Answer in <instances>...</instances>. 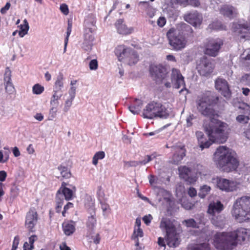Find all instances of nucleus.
<instances>
[{
	"mask_svg": "<svg viewBox=\"0 0 250 250\" xmlns=\"http://www.w3.org/2000/svg\"><path fill=\"white\" fill-rule=\"evenodd\" d=\"M72 31V24L71 23L68 24V27L67 28L66 36L65 38V42L66 44L68 43L69 37Z\"/></svg>",
	"mask_w": 250,
	"mask_h": 250,
	"instance_id": "obj_59",
	"label": "nucleus"
},
{
	"mask_svg": "<svg viewBox=\"0 0 250 250\" xmlns=\"http://www.w3.org/2000/svg\"><path fill=\"white\" fill-rule=\"evenodd\" d=\"M37 236L33 235L29 238L28 242H25L23 245V250H33L34 249V243L37 241Z\"/></svg>",
	"mask_w": 250,
	"mask_h": 250,
	"instance_id": "obj_37",
	"label": "nucleus"
},
{
	"mask_svg": "<svg viewBox=\"0 0 250 250\" xmlns=\"http://www.w3.org/2000/svg\"><path fill=\"white\" fill-rule=\"evenodd\" d=\"M64 233L67 236L72 235L75 231V224L73 221H65L62 224Z\"/></svg>",
	"mask_w": 250,
	"mask_h": 250,
	"instance_id": "obj_25",
	"label": "nucleus"
},
{
	"mask_svg": "<svg viewBox=\"0 0 250 250\" xmlns=\"http://www.w3.org/2000/svg\"><path fill=\"white\" fill-rule=\"evenodd\" d=\"M62 176L65 178H68L71 176L70 170L66 167L60 166L58 167Z\"/></svg>",
	"mask_w": 250,
	"mask_h": 250,
	"instance_id": "obj_45",
	"label": "nucleus"
},
{
	"mask_svg": "<svg viewBox=\"0 0 250 250\" xmlns=\"http://www.w3.org/2000/svg\"><path fill=\"white\" fill-rule=\"evenodd\" d=\"M89 68L91 70H95L98 68V62L96 60L93 59L89 62Z\"/></svg>",
	"mask_w": 250,
	"mask_h": 250,
	"instance_id": "obj_56",
	"label": "nucleus"
},
{
	"mask_svg": "<svg viewBox=\"0 0 250 250\" xmlns=\"http://www.w3.org/2000/svg\"><path fill=\"white\" fill-rule=\"evenodd\" d=\"M44 90V88L43 86L39 83L35 84L32 87V92L36 95L41 94Z\"/></svg>",
	"mask_w": 250,
	"mask_h": 250,
	"instance_id": "obj_44",
	"label": "nucleus"
},
{
	"mask_svg": "<svg viewBox=\"0 0 250 250\" xmlns=\"http://www.w3.org/2000/svg\"><path fill=\"white\" fill-rule=\"evenodd\" d=\"M150 72L156 78L158 83L161 82L167 88L170 87L171 84L177 89L185 86L184 78L176 69H172L170 77L167 73L166 69L161 65H151Z\"/></svg>",
	"mask_w": 250,
	"mask_h": 250,
	"instance_id": "obj_2",
	"label": "nucleus"
},
{
	"mask_svg": "<svg viewBox=\"0 0 250 250\" xmlns=\"http://www.w3.org/2000/svg\"><path fill=\"white\" fill-rule=\"evenodd\" d=\"M152 219V217L150 214L146 215L143 218V221L147 225H148L150 223Z\"/></svg>",
	"mask_w": 250,
	"mask_h": 250,
	"instance_id": "obj_63",
	"label": "nucleus"
},
{
	"mask_svg": "<svg viewBox=\"0 0 250 250\" xmlns=\"http://www.w3.org/2000/svg\"><path fill=\"white\" fill-rule=\"evenodd\" d=\"M170 45L173 49L178 51L184 48L187 45V41L185 37L179 31L172 28L167 33Z\"/></svg>",
	"mask_w": 250,
	"mask_h": 250,
	"instance_id": "obj_11",
	"label": "nucleus"
},
{
	"mask_svg": "<svg viewBox=\"0 0 250 250\" xmlns=\"http://www.w3.org/2000/svg\"><path fill=\"white\" fill-rule=\"evenodd\" d=\"M95 20L92 15L88 16L84 20V33L92 34L94 30Z\"/></svg>",
	"mask_w": 250,
	"mask_h": 250,
	"instance_id": "obj_24",
	"label": "nucleus"
},
{
	"mask_svg": "<svg viewBox=\"0 0 250 250\" xmlns=\"http://www.w3.org/2000/svg\"><path fill=\"white\" fill-rule=\"evenodd\" d=\"M75 191V188L72 190L68 188L62 187L58 191L56 197L60 199L63 195L65 200H70L72 199Z\"/></svg>",
	"mask_w": 250,
	"mask_h": 250,
	"instance_id": "obj_21",
	"label": "nucleus"
},
{
	"mask_svg": "<svg viewBox=\"0 0 250 250\" xmlns=\"http://www.w3.org/2000/svg\"><path fill=\"white\" fill-rule=\"evenodd\" d=\"M93 233L91 234L90 237H87L89 238L92 239L93 240V242L95 244H98L100 243L101 238L100 235L99 234H96L95 236L93 235Z\"/></svg>",
	"mask_w": 250,
	"mask_h": 250,
	"instance_id": "obj_62",
	"label": "nucleus"
},
{
	"mask_svg": "<svg viewBox=\"0 0 250 250\" xmlns=\"http://www.w3.org/2000/svg\"><path fill=\"white\" fill-rule=\"evenodd\" d=\"M210 190L209 186L203 185L201 187L198 195L201 198H204L209 193Z\"/></svg>",
	"mask_w": 250,
	"mask_h": 250,
	"instance_id": "obj_40",
	"label": "nucleus"
},
{
	"mask_svg": "<svg viewBox=\"0 0 250 250\" xmlns=\"http://www.w3.org/2000/svg\"><path fill=\"white\" fill-rule=\"evenodd\" d=\"M115 52L120 61L123 62L129 65L136 63L139 61L137 54L125 45L118 46L116 48Z\"/></svg>",
	"mask_w": 250,
	"mask_h": 250,
	"instance_id": "obj_10",
	"label": "nucleus"
},
{
	"mask_svg": "<svg viewBox=\"0 0 250 250\" xmlns=\"http://www.w3.org/2000/svg\"><path fill=\"white\" fill-rule=\"evenodd\" d=\"M38 215L35 209L31 208L26 215L25 226L28 230L33 232L35 230V227L37 224Z\"/></svg>",
	"mask_w": 250,
	"mask_h": 250,
	"instance_id": "obj_15",
	"label": "nucleus"
},
{
	"mask_svg": "<svg viewBox=\"0 0 250 250\" xmlns=\"http://www.w3.org/2000/svg\"><path fill=\"white\" fill-rule=\"evenodd\" d=\"M240 82L249 86H250V74L243 75L240 80Z\"/></svg>",
	"mask_w": 250,
	"mask_h": 250,
	"instance_id": "obj_49",
	"label": "nucleus"
},
{
	"mask_svg": "<svg viewBox=\"0 0 250 250\" xmlns=\"http://www.w3.org/2000/svg\"><path fill=\"white\" fill-rule=\"evenodd\" d=\"M172 112V108L168 105L166 106L154 102L148 104L143 111L145 118L153 119L155 117L167 118Z\"/></svg>",
	"mask_w": 250,
	"mask_h": 250,
	"instance_id": "obj_7",
	"label": "nucleus"
},
{
	"mask_svg": "<svg viewBox=\"0 0 250 250\" xmlns=\"http://www.w3.org/2000/svg\"><path fill=\"white\" fill-rule=\"evenodd\" d=\"M179 226L175 221H171L167 218H163L160 227L167 233V241L170 247L175 248L179 246L180 240L177 228Z\"/></svg>",
	"mask_w": 250,
	"mask_h": 250,
	"instance_id": "obj_5",
	"label": "nucleus"
},
{
	"mask_svg": "<svg viewBox=\"0 0 250 250\" xmlns=\"http://www.w3.org/2000/svg\"><path fill=\"white\" fill-rule=\"evenodd\" d=\"M214 68V64L206 57L201 58L197 62L196 69L202 76L209 75L213 72Z\"/></svg>",
	"mask_w": 250,
	"mask_h": 250,
	"instance_id": "obj_14",
	"label": "nucleus"
},
{
	"mask_svg": "<svg viewBox=\"0 0 250 250\" xmlns=\"http://www.w3.org/2000/svg\"><path fill=\"white\" fill-rule=\"evenodd\" d=\"M156 13V10L151 7H148L147 9V15L150 18H152Z\"/></svg>",
	"mask_w": 250,
	"mask_h": 250,
	"instance_id": "obj_61",
	"label": "nucleus"
},
{
	"mask_svg": "<svg viewBox=\"0 0 250 250\" xmlns=\"http://www.w3.org/2000/svg\"><path fill=\"white\" fill-rule=\"evenodd\" d=\"M149 182L151 185L155 186L156 184L159 183V179L158 177H155L153 175H150L148 176Z\"/></svg>",
	"mask_w": 250,
	"mask_h": 250,
	"instance_id": "obj_55",
	"label": "nucleus"
},
{
	"mask_svg": "<svg viewBox=\"0 0 250 250\" xmlns=\"http://www.w3.org/2000/svg\"><path fill=\"white\" fill-rule=\"evenodd\" d=\"M233 232L236 233V238L237 239V243L238 241H244L248 235L247 230L244 228L239 229Z\"/></svg>",
	"mask_w": 250,
	"mask_h": 250,
	"instance_id": "obj_36",
	"label": "nucleus"
},
{
	"mask_svg": "<svg viewBox=\"0 0 250 250\" xmlns=\"http://www.w3.org/2000/svg\"><path fill=\"white\" fill-rule=\"evenodd\" d=\"M9 159V152H5L4 154L0 150V163H5Z\"/></svg>",
	"mask_w": 250,
	"mask_h": 250,
	"instance_id": "obj_53",
	"label": "nucleus"
},
{
	"mask_svg": "<svg viewBox=\"0 0 250 250\" xmlns=\"http://www.w3.org/2000/svg\"><path fill=\"white\" fill-rule=\"evenodd\" d=\"M178 171L180 177L189 184H194L196 182L198 175L201 176V178L202 179L206 180L207 177H209V174H202L200 172L199 173H193L190 168L186 166L179 167Z\"/></svg>",
	"mask_w": 250,
	"mask_h": 250,
	"instance_id": "obj_12",
	"label": "nucleus"
},
{
	"mask_svg": "<svg viewBox=\"0 0 250 250\" xmlns=\"http://www.w3.org/2000/svg\"><path fill=\"white\" fill-rule=\"evenodd\" d=\"M186 149L184 146H176L173 148V154L170 158V163L178 164L186 155Z\"/></svg>",
	"mask_w": 250,
	"mask_h": 250,
	"instance_id": "obj_17",
	"label": "nucleus"
},
{
	"mask_svg": "<svg viewBox=\"0 0 250 250\" xmlns=\"http://www.w3.org/2000/svg\"><path fill=\"white\" fill-rule=\"evenodd\" d=\"M154 158V156L148 155L145 158V159L143 161H141L139 163L143 165H146V163L152 160Z\"/></svg>",
	"mask_w": 250,
	"mask_h": 250,
	"instance_id": "obj_64",
	"label": "nucleus"
},
{
	"mask_svg": "<svg viewBox=\"0 0 250 250\" xmlns=\"http://www.w3.org/2000/svg\"><path fill=\"white\" fill-rule=\"evenodd\" d=\"M60 9L61 11V12L65 15H67L69 13L68 7L66 4H62L60 5Z\"/></svg>",
	"mask_w": 250,
	"mask_h": 250,
	"instance_id": "obj_57",
	"label": "nucleus"
},
{
	"mask_svg": "<svg viewBox=\"0 0 250 250\" xmlns=\"http://www.w3.org/2000/svg\"><path fill=\"white\" fill-rule=\"evenodd\" d=\"M209 27L210 29L214 30H225L226 27L222 25L220 21H217L213 22L209 25Z\"/></svg>",
	"mask_w": 250,
	"mask_h": 250,
	"instance_id": "obj_46",
	"label": "nucleus"
},
{
	"mask_svg": "<svg viewBox=\"0 0 250 250\" xmlns=\"http://www.w3.org/2000/svg\"><path fill=\"white\" fill-rule=\"evenodd\" d=\"M158 196L162 197L166 202L168 203L170 201V195L168 191L163 189L160 188L158 192Z\"/></svg>",
	"mask_w": 250,
	"mask_h": 250,
	"instance_id": "obj_41",
	"label": "nucleus"
},
{
	"mask_svg": "<svg viewBox=\"0 0 250 250\" xmlns=\"http://www.w3.org/2000/svg\"><path fill=\"white\" fill-rule=\"evenodd\" d=\"M224 209V206L220 201H216L211 202L209 205L208 213L213 217L219 214Z\"/></svg>",
	"mask_w": 250,
	"mask_h": 250,
	"instance_id": "obj_20",
	"label": "nucleus"
},
{
	"mask_svg": "<svg viewBox=\"0 0 250 250\" xmlns=\"http://www.w3.org/2000/svg\"><path fill=\"white\" fill-rule=\"evenodd\" d=\"M168 125H164V126H163L161 128H160L158 129H157V130H155L154 131H152V132H149V133H144V135L145 136H146V137H149V136H154V135H156L158 133H159L162 130L164 129L165 128H166Z\"/></svg>",
	"mask_w": 250,
	"mask_h": 250,
	"instance_id": "obj_50",
	"label": "nucleus"
},
{
	"mask_svg": "<svg viewBox=\"0 0 250 250\" xmlns=\"http://www.w3.org/2000/svg\"><path fill=\"white\" fill-rule=\"evenodd\" d=\"M77 83V80H72L70 82V88L69 89L68 93H70V92H73L74 94L76 95V91L77 89V87L75 86Z\"/></svg>",
	"mask_w": 250,
	"mask_h": 250,
	"instance_id": "obj_54",
	"label": "nucleus"
},
{
	"mask_svg": "<svg viewBox=\"0 0 250 250\" xmlns=\"http://www.w3.org/2000/svg\"><path fill=\"white\" fill-rule=\"evenodd\" d=\"M215 87L224 97H229L230 91L227 81L224 79L218 78L215 81Z\"/></svg>",
	"mask_w": 250,
	"mask_h": 250,
	"instance_id": "obj_16",
	"label": "nucleus"
},
{
	"mask_svg": "<svg viewBox=\"0 0 250 250\" xmlns=\"http://www.w3.org/2000/svg\"><path fill=\"white\" fill-rule=\"evenodd\" d=\"M63 199H61V198L60 199L57 198V206L56 207V210L57 212H59L60 211L63 205Z\"/></svg>",
	"mask_w": 250,
	"mask_h": 250,
	"instance_id": "obj_58",
	"label": "nucleus"
},
{
	"mask_svg": "<svg viewBox=\"0 0 250 250\" xmlns=\"http://www.w3.org/2000/svg\"><path fill=\"white\" fill-rule=\"evenodd\" d=\"M241 111L236 118L237 122L240 124H247L250 119V106L244 104L240 107Z\"/></svg>",
	"mask_w": 250,
	"mask_h": 250,
	"instance_id": "obj_18",
	"label": "nucleus"
},
{
	"mask_svg": "<svg viewBox=\"0 0 250 250\" xmlns=\"http://www.w3.org/2000/svg\"><path fill=\"white\" fill-rule=\"evenodd\" d=\"M211 221L213 225L218 228H223L226 223L224 216L220 214L211 217Z\"/></svg>",
	"mask_w": 250,
	"mask_h": 250,
	"instance_id": "obj_28",
	"label": "nucleus"
},
{
	"mask_svg": "<svg viewBox=\"0 0 250 250\" xmlns=\"http://www.w3.org/2000/svg\"><path fill=\"white\" fill-rule=\"evenodd\" d=\"M207 181L214 184L216 187L222 191L227 192H233L240 190L242 185L238 180H229L220 177H207Z\"/></svg>",
	"mask_w": 250,
	"mask_h": 250,
	"instance_id": "obj_8",
	"label": "nucleus"
},
{
	"mask_svg": "<svg viewBox=\"0 0 250 250\" xmlns=\"http://www.w3.org/2000/svg\"><path fill=\"white\" fill-rule=\"evenodd\" d=\"M96 225L97 220L94 215H92L88 217L86 223L87 229L86 237H90L92 234L94 233Z\"/></svg>",
	"mask_w": 250,
	"mask_h": 250,
	"instance_id": "obj_22",
	"label": "nucleus"
},
{
	"mask_svg": "<svg viewBox=\"0 0 250 250\" xmlns=\"http://www.w3.org/2000/svg\"><path fill=\"white\" fill-rule=\"evenodd\" d=\"M3 79L4 83L11 82V72L8 67L5 69Z\"/></svg>",
	"mask_w": 250,
	"mask_h": 250,
	"instance_id": "obj_48",
	"label": "nucleus"
},
{
	"mask_svg": "<svg viewBox=\"0 0 250 250\" xmlns=\"http://www.w3.org/2000/svg\"><path fill=\"white\" fill-rule=\"evenodd\" d=\"M236 235V233L233 231L217 233L214 236V241L216 245H218V247L231 250L237 244Z\"/></svg>",
	"mask_w": 250,
	"mask_h": 250,
	"instance_id": "obj_9",
	"label": "nucleus"
},
{
	"mask_svg": "<svg viewBox=\"0 0 250 250\" xmlns=\"http://www.w3.org/2000/svg\"><path fill=\"white\" fill-rule=\"evenodd\" d=\"M184 19L186 21L194 26L200 25L203 20L202 15L196 11L185 15Z\"/></svg>",
	"mask_w": 250,
	"mask_h": 250,
	"instance_id": "obj_19",
	"label": "nucleus"
},
{
	"mask_svg": "<svg viewBox=\"0 0 250 250\" xmlns=\"http://www.w3.org/2000/svg\"><path fill=\"white\" fill-rule=\"evenodd\" d=\"M220 12L225 16L230 18L233 17L236 14V9L229 5H224L221 8Z\"/></svg>",
	"mask_w": 250,
	"mask_h": 250,
	"instance_id": "obj_27",
	"label": "nucleus"
},
{
	"mask_svg": "<svg viewBox=\"0 0 250 250\" xmlns=\"http://www.w3.org/2000/svg\"><path fill=\"white\" fill-rule=\"evenodd\" d=\"M185 192V188L182 183L178 184L176 187V193L177 196H182Z\"/></svg>",
	"mask_w": 250,
	"mask_h": 250,
	"instance_id": "obj_47",
	"label": "nucleus"
},
{
	"mask_svg": "<svg viewBox=\"0 0 250 250\" xmlns=\"http://www.w3.org/2000/svg\"><path fill=\"white\" fill-rule=\"evenodd\" d=\"M57 107V105H51L49 111L48 120L52 121L56 118L58 112Z\"/></svg>",
	"mask_w": 250,
	"mask_h": 250,
	"instance_id": "obj_43",
	"label": "nucleus"
},
{
	"mask_svg": "<svg viewBox=\"0 0 250 250\" xmlns=\"http://www.w3.org/2000/svg\"><path fill=\"white\" fill-rule=\"evenodd\" d=\"M173 3H177L184 6L191 5L194 7H197L200 5L199 0H172Z\"/></svg>",
	"mask_w": 250,
	"mask_h": 250,
	"instance_id": "obj_31",
	"label": "nucleus"
},
{
	"mask_svg": "<svg viewBox=\"0 0 250 250\" xmlns=\"http://www.w3.org/2000/svg\"><path fill=\"white\" fill-rule=\"evenodd\" d=\"M105 156V153L104 151H99L95 153L92 159V164L96 166L99 160L103 159Z\"/></svg>",
	"mask_w": 250,
	"mask_h": 250,
	"instance_id": "obj_42",
	"label": "nucleus"
},
{
	"mask_svg": "<svg viewBox=\"0 0 250 250\" xmlns=\"http://www.w3.org/2000/svg\"><path fill=\"white\" fill-rule=\"evenodd\" d=\"M231 214L239 222L250 220V197L243 196L234 202Z\"/></svg>",
	"mask_w": 250,
	"mask_h": 250,
	"instance_id": "obj_4",
	"label": "nucleus"
},
{
	"mask_svg": "<svg viewBox=\"0 0 250 250\" xmlns=\"http://www.w3.org/2000/svg\"><path fill=\"white\" fill-rule=\"evenodd\" d=\"M144 233L143 230L139 227H134L133 233L132 235L131 238L133 240L136 241L139 240V238L143 236Z\"/></svg>",
	"mask_w": 250,
	"mask_h": 250,
	"instance_id": "obj_39",
	"label": "nucleus"
},
{
	"mask_svg": "<svg viewBox=\"0 0 250 250\" xmlns=\"http://www.w3.org/2000/svg\"><path fill=\"white\" fill-rule=\"evenodd\" d=\"M115 26L118 32L121 34H129L131 33L133 31V28L132 27L128 28L126 25L124 23V21L122 19H120L116 21Z\"/></svg>",
	"mask_w": 250,
	"mask_h": 250,
	"instance_id": "obj_23",
	"label": "nucleus"
},
{
	"mask_svg": "<svg viewBox=\"0 0 250 250\" xmlns=\"http://www.w3.org/2000/svg\"><path fill=\"white\" fill-rule=\"evenodd\" d=\"M188 250H210L209 245L205 242L201 244L191 245L188 247Z\"/></svg>",
	"mask_w": 250,
	"mask_h": 250,
	"instance_id": "obj_34",
	"label": "nucleus"
},
{
	"mask_svg": "<svg viewBox=\"0 0 250 250\" xmlns=\"http://www.w3.org/2000/svg\"><path fill=\"white\" fill-rule=\"evenodd\" d=\"M64 77L62 74L60 73L57 77L56 80L55 82L53 90L56 91H62V89L64 87Z\"/></svg>",
	"mask_w": 250,
	"mask_h": 250,
	"instance_id": "obj_29",
	"label": "nucleus"
},
{
	"mask_svg": "<svg viewBox=\"0 0 250 250\" xmlns=\"http://www.w3.org/2000/svg\"><path fill=\"white\" fill-rule=\"evenodd\" d=\"M204 127L209 140H207L202 132H196L198 143L201 150L208 148L213 142L224 143L227 141L229 127L226 123L213 118L208 125H206Z\"/></svg>",
	"mask_w": 250,
	"mask_h": 250,
	"instance_id": "obj_1",
	"label": "nucleus"
},
{
	"mask_svg": "<svg viewBox=\"0 0 250 250\" xmlns=\"http://www.w3.org/2000/svg\"><path fill=\"white\" fill-rule=\"evenodd\" d=\"M5 89L6 91L9 94L13 93L14 91V87L12 82L4 83Z\"/></svg>",
	"mask_w": 250,
	"mask_h": 250,
	"instance_id": "obj_51",
	"label": "nucleus"
},
{
	"mask_svg": "<svg viewBox=\"0 0 250 250\" xmlns=\"http://www.w3.org/2000/svg\"><path fill=\"white\" fill-rule=\"evenodd\" d=\"M166 19L164 17H159L157 21V25L161 27H163L166 24Z\"/></svg>",
	"mask_w": 250,
	"mask_h": 250,
	"instance_id": "obj_60",
	"label": "nucleus"
},
{
	"mask_svg": "<svg viewBox=\"0 0 250 250\" xmlns=\"http://www.w3.org/2000/svg\"><path fill=\"white\" fill-rule=\"evenodd\" d=\"M198 111L202 115L208 117L211 120L218 116L213 108L214 101L210 92H207L199 96L196 101Z\"/></svg>",
	"mask_w": 250,
	"mask_h": 250,
	"instance_id": "obj_6",
	"label": "nucleus"
},
{
	"mask_svg": "<svg viewBox=\"0 0 250 250\" xmlns=\"http://www.w3.org/2000/svg\"><path fill=\"white\" fill-rule=\"evenodd\" d=\"M214 160L217 166L222 170L229 172L238 166L236 153L225 146L218 147L214 153Z\"/></svg>",
	"mask_w": 250,
	"mask_h": 250,
	"instance_id": "obj_3",
	"label": "nucleus"
},
{
	"mask_svg": "<svg viewBox=\"0 0 250 250\" xmlns=\"http://www.w3.org/2000/svg\"><path fill=\"white\" fill-rule=\"evenodd\" d=\"M232 28L233 31L237 34L246 33L250 31V27L244 24L234 23Z\"/></svg>",
	"mask_w": 250,
	"mask_h": 250,
	"instance_id": "obj_30",
	"label": "nucleus"
},
{
	"mask_svg": "<svg viewBox=\"0 0 250 250\" xmlns=\"http://www.w3.org/2000/svg\"><path fill=\"white\" fill-rule=\"evenodd\" d=\"M143 102L140 100H136L133 104L129 106V110L133 114H138L142 108Z\"/></svg>",
	"mask_w": 250,
	"mask_h": 250,
	"instance_id": "obj_33",
	"label": "nucleus"
},
{
	"mask_svg": "<svg viewBox=\"0 0 250 250\" xmlns=\"http://www.w3.org/2000/svg\"><path fill=\"white\" fill-rule=\"evenodd\" d=\"M93 40L94 37L92 34L84 33V42L83 43L82 47L86 51L91 50Z\"/></svg>",
	"mask_w": 250,
	"mask_h": 250,
	"instance_id": "obj_26",
	"label": "nucleus"
},
{
	"mask_svg": "<svg viewBox=\"0 0 250 250\" xmlns=\"http://www.w3.org/2000/svg\"><path fill=\"white\" fill-rule=\"evenodd\" d=\"M68 94L69 97L65 102L64 106L63 109L65 112H66L69 110L72 104V102L75 97V94H74L73 92H71L70 93Z\"/></svg>",
	"mask_w": 250,
	"mask_h": 250,
	"instance_id": "obj_38",
	"label": "nucleus"
},
{
	"mask_svg": "<svg viewBox=\"0 0 250 250\" xmlns=\"http://www.w3.org/2000/svg\"><path fill=\"white\" fill-rule=\"evenodd\" d=\"M62 96V92L53 90V94L50 101V105L58 106L59 104V100L61 98Z\"/></svg>",
	"mask_w": 250,
	"mask_h": 250,
	"instance_id": "obj_32",
	"label": "nucleus"
},
{
	"mask_svg": "<svg viewBox=\"0 0 250 250\" xmlns=\"http://www.w3.org/2000/svg\"><path fill=\"white\" fill-rule=\"evenodd\" d=\"M223 44V41L219 38L208 40L206 43L205 53L212 57L216 56Z\"/></svg>",
	"mask_w": 250,
	"mask_h": 250,
	"instance_id": "obj_13",
	"label": "nucleus"
},
{
	"mask_svg": "<svg viewBox=\"0 0 250 250\" xmlns=\"http://www.w3.org/2000/svg\"><path fill=\"white\" fill-rule=\"evenodd\" d=\"M184 223H185L186 226H187L188 227H198V226H197V223L193 219H189L188 220H185Z\"/></svg>",
	"mask_w": 250,
	"mask_h": 250,
	"instance_id": "obj_52",
	"label": "nucleus"
},
{
	"mask_svg": "<svg viewBox=\"0 0 250 250\" xmlns=\"http://www.w3.org/2000/svg\"><path fill=\"white\" fill-rule=\"evenodd\" d=\"M29 26L27 21L24 19L22 24L20 25V30L19 31V35L22 38L28 33Z\"/></svg>",
	"mask_w": 250,
	"mask_h": 250,
	"instance_id": "obj_35",
	"label": "nucleus"
}]
</instances>
